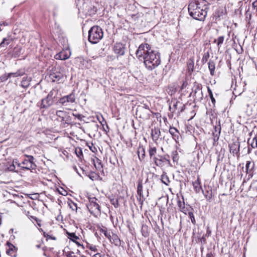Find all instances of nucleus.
Listing matches in <instances>:
<instances>
[{"instance_id": "f257e3e1", "label": "nucleus", "mask_w": 257, "mask_h": 257, "mask_svg": "<svg viewBox=\"0 0 257 257\" xmlns=\"http://www.w3.org/2000/svg\"><path fill=\"white\" fill-rule=\"evenodd\" d=\"M136 56L140 60H143L146 68L149 70H153L161 63L160 53L152 49L151 46L147 43L140 45L136 52Z\"/></svg>"}, {"instance_id": "f03ea898", "label": "nucleus", "mask_w": 257, "mask_h": 257, "mask_svg": "<svg viewBox=\"0 0 257 257\" xmlns=\"http://www.w3.org/2000/svg\"><path fill=\"white\" fill-rule=\"evenodd\" d=\"M188 9L189 15L193 19L203 21L207 16L208 6L204 0H195L189 3Z\"/></svg>"}, {"instance_id": "7ed1b4c3", "label": "nucleus", "mask_w": 257, "mask_h": 257, "mask_svg": "<svg viewBox=\"0 0 257 257\" xmlns=\"http://www.w3.org/2000/svg\"><path fill=\"white\" fill-rule=\"evenodd\" d=\"M103 37L102 30L98 26L91 27L88 32V41L92 44L98 43Z\"/></svg>"}, {"instance_id": "20e7f679", "label": "nucleus", "mask_w": 257, "mask_h": 257, "mask_svg": "<svg viewBox=\"0 0 257 257\" xmlns=\"http://www.w3.org/2000/svg\"><path fill=\"white\" fill-rule=\"evenodd\" d=\"M58 93V89L54 88L51 90L47 96L41 100L40 108L47 109L51 106L54 102L55 99L57 97Z\"/></svg>"}, {"instance_id": "39448f33", "label": "nucleus", "mask_w": 257, "mask_h": 257, "mask_svg": "<svg viewBox=\"0 0 257 257\" xmlns=\"http://www.w3.org/2000/svg\"><path fill=\"white\" fill-rule=\"evenodd\" d=\"M26 158L23 160L21 163H18V167H21L23 170H33L36 168V165L35 163V158L31 155H25Z\"/></svg>"}, {"instance_id": "423d86ee", "label": "nucleus", "mask_w": 257, "mask_h": 257, "mask_svg": "<svg viewBox=\"0 0 257 257\" xmlns=\"http://www.w3.org/2000/svg\"><path fill=\"white\" fill-rule=\"evenodd\" d=\"M97 199L95 197L89 198V203L87 205V207L90 213L96 217L100 214V207L97 202Z\"/></svg>"}, {"instance_id": "0eeeda50", "label": "nucleus", "mask_w": 257, "mask_h": 257, "mask_svg": "<svg viewBox=\"0 0 257 257\" xmlns=\"http://www.w3.org/2000/svg\"><path fill=\"white\" fill-rule=\"evenodd\" d=\"M60 66H54L50 70L49 77L52 82H59L63 78Z\"/></svg>"}, {"instance_id": "6e6552de", "label": "nucleus", "mask_w": 257, "mask_h": 257, "mask_svg": "<svg viewBox=\"0 0 257 257\" xmlns=\"http://www.w3.org/2000/svg\"><path fill=\"white\" fill-rule=\"evenodd\" d=\"M75 96L73 93L69 95L64 96L60 98L58 101V103L62 104L64 106L68 107L70 106L71 103L75 102Z\"/></svg>"}, {"instance_id": "1a4fd4ad", "label": "nucleus", "mask_w": 257, "mask_h": 257, "mask_svg": "<svg viewBox=\"0 0 257 257\" xmlns=\"http://www.w3.org/2000/svg\"><path fill=\"white\" fill-rule=\"evenodd\" d=\"M166 156H158L154 157L153 160L155 165L159 167H162L165 165L170 164V161Z\"/></svg>"}, {"instance_id": "9d476101", "label": "nucleus", "mask_w": 257, "mask_h": 257, "mask_svg": "<svg viewBox=\"0 0 257 257\" xmlns=\"http://www.w3.org/2000/svg\"><path fill=\"white\" fill-rule=\"evenodd\" d=\"M150 110L147 105H145V106H140L137 108V114L143 119H148L150 116Z\"/></svg>"}, {"instance_id": "9b49d317", "label": "nucleus", "mask_w": 257, "mask_h": 257, "mask_svg": "<svg viewBox=\"0 0 257 257\" xmlns=\"http://www.w3.org/2000/svg\"><path fill=\"white\" fill-rule=\"evenodd\" d=\"M56 115L61 118V122L69 123L71 120V117L69 115V113L63 110H57L56 111Z\"/></svg>"}, {"instance_id": "f8f14e48", "label": "nucleus", "mask_w": 257, "mask_h": 257, "mask_svg": "<svg viewBox=\"0 0 257 257\" xmlns=\"http://www.w3.org/2000/svg\"><path fill=\"white\" fill-rule=\"evenodd\" d=\"M177 206L179 211L184 213L186 215L190 210H193V208H192L190 205H187L186 206H185L184 200L181 201L179 199L177 201Z\"/></svg>"}, {"instance_id": "ddd939ff", "label": "nucleus", "mask_w": 257, "mask_h": 257, "mask_svg": "<svg viewBox=\"0 0 257 257\" xmlns=\"http://www.w3.org/2000/svg\"><path fill=\"white\" fill-rule=\"evenodd\" d=\"M254 167L253 163H251L250 161H247L245 165L246 173L247 175V180L250 179L253 176L252 169Z\"/></svg>"}, {"instance_id": "4468645a", "label": "nucleus", "mask_w": 257, "mask_h": 257, "mask_svg": "<svg viewBox=\"0 0 257 257\" xmlns=\"http://www.w3.org/2000/svg\"><path fill=\"white\" fill-rule=\"evenodd\" d=\"M6 245L8 247L7 249L6 253L11 256H15L17 248L9 241H7Z\"/></svg>"}, {"instance_id": "2eb2a0df", "label": "nucleus", "mask_w": 257, "mask_h": 257, "mask_svg": "<svg viewBox=\"0 0 257 257\" xmlns=\"http://www.w3.org/2000/svg\"><path fill=\"white\" fill-rule=\"evenodd\" d=\"M114 52L115 54L122 56L125 53V47L121 43H116L114 46Z\"/></svg>"}, {"instance_id": "dca6fc26", "label": "nucleus", "mask_w": 257, "mask_h": 257, "mask_svg": "<svg viewBox=\"0 0 257 257\" xmlns=\"http://www.w3.org/2000/svg\"><path fill=\"white\" fill-rule=\"evenodd\" d=\"M137 194L139 196V197H138V200H139L141 204L142 205L145 198L143 194V184L142 181H139L138 182Z\"/></svg>"}, {"instance_id": "f3484780", "label": "nucleus", "mask_w": 257, "mask_h": 257, "mask_svg": "<svg viewBox=\"0 0 257 257\" xmlns=\"http://www.w3.org/2000/svg\"><path fill=\"white\" fill-rule=\"evenodd\" d=\"M240 143L238 141L233 142L230 145V152L233 154L237 155L239 151Z\"/></svg>"}, {"instance_id": "a211bd4d", "label": "nucleus", "mask_w": 257, "mask_h": 257, "mask_svg": "<svg viewBox=\"0 0 257 257\" xmlns=\"http://www.w3.org/2000/svg\"><path fill=\"white\" fill-rule=\"evenodd\" d=\"M109 239L110 242L114 244L115 245L117 246L121 245V241L116 234L112 233V235H110V237L109 238Z\"/></svg>"}, {"instance_id": "6ab92c4d", "label": "nucleus", "mask_w": 257, "mask_h": 257, "mask_svg": "<svg viewBox=\"0 0 257 257\" xmlns=\"http://www.w3.org/2000/svg\"><path fill=\"white\" fill-rule=\"evenodd\" d=\"M169 132L172 135L173 138L177 142L179 138V132L178 130L174 127L170 126Z\"/></svg>"}, {"instance_id": "aec40b11", "label": "nucleus", "mask_w": 257, "mask_h": 257, "mask_svg": "<svg viewBox=\"0 0 257 257\" xmlns=\"http://www.w3.org/2000/svg\"><path fill=\"white\" fill-rule=\"evenodd\" d=\"M161 135V132L159 128L155 127L152 130L151 136L154 141H156L158 140Z\"/></svg>"}, {"instance_id": "412c9836", "label": "nucleus", "mask_w": 257, "mask_h": 257, "mask_svg": "<svg viewBox=\"0 0 257 257\" xmlns=\"http://www.w3.org/2000/svg\"><path fill=\"white\" fill-rule=\"evenodd\" d=\"M32 80L31 77H24L23 78L21 82V86L24 88H28L30 85V82Z\"/></svg>"}, {"instance_id": "4be33fe9", "label": "nucleus", "mask_w": 257, "mask_h": 257, "mask_svg": "<svg viewBox=\"0 0 257 257\" xmlns=\"http://www.w3.org/2000/svg\"><path fill=\"white\" fill-rule=\"evenodd\" d=\"M137 153L140 160H143L145 157V151L143 146H140L138 148Z\"/></svg>"}, {"instance_id": "5701e85b", "label": "nucleus", "mask_w": 257, "mask_h": 257, "mask_svg": "<svg viewBox=\"0 0 257 257\" xmlns=\"http://www.w3.org/2000/svg\"><path fill=\"white\" fill-rule=\"evenodd\" d=\"M161 181L163 183L165 184L167 186L169 185L170 180L168 176L167 175L166 173L164 172L163 174L161 175Z\"/></svg>"}, {"instance_id": "b1692460", "label": "nucleus", "mask_w": 257, "mask_h": 257, "mask_svg": "<svg viewBox=\"0 0 257 257\" xmlns=\"http://www.w3.org/2000/svg\"><path fill=\"white\" fill-rule=\"evenodd\" d=\"M208 68L209 69L210 74L213 76L214 74V71H215V63L212 61H210L208 63Z\"/></svg>"}, {"instance_id": "393cba45", "label": "nucleus", "mask_w": 257, "mask_h": 257, "mask_svg": "<svg viewBox=\"0 0 257 257\" xmlns=\"http://www.w3.org/2000/svg\"><path fill=\"white\" fill-rule=\"evenodd\" d=\"M224 38H225L224 36H220L217 38V39H214L213 42L214 43H217V47L219 49L221 47L222 44H223Z\"/></svg>"}, {"instance_id": "a878e982", "label": "nucleus", "mask_w": 257, "mask_h": 257, "mask_svg": "<svg viewBox=\"0 0 257 257\" xmlns=\"http://www.w3.org/2000/svg\"><path fill=\"white\" fill-rule=\"evenodd\" d=\"M22 48L20 47H16L14 49L13 55L15 57H18L22 54Z\"/></svg>"}, {"instance_id": "bb28decb", "label": "nucleus", "mask_w": 257, "mask_h": 257, "mask_svg": "<svg viewBox=\"0 0 257 257\" xmlns=\"http://www.w3.org/2000/svg\"><path fill=\"white\" fill-rule=\"evenodd\" d=\"M193 186L195 191L197 192H199L200 190L201 189L200 183L198 179L196 181L193 183Z\"/></svg>"}, {"instance_id": "cd10ccee", "label": "nucleus", "mask_w": 257, "mask_h": 257, "mask_svg": "<svg viewBox=\"0 0 257 257\" xmlns=\"http://www.w3.org/2000/svg\"><path fill=\"white\" fill-rule=\"evenodd\" d=\"M171 103H172V106L170 105L169 109L170 110H172L173 112H174L177 108L178 104L180 103L179 101L176 100H172Z\"/></svg>"}, {"instance_id": "c85d7f7f", "label": "nucleus", "mask_w": 257, "mask_h": 257, "mask_svg": "<svg viewBox=\"0 0 257 257\" xmlns=\"http://www.w3.org/2000/svg\"><path fill=\"white\" fill-rule=\"evenodd\" d=\"M202 191L207 200H209L212 198V192L211 189L206 190L205 192L203 191Z\"/></svg>"}, {"instance_id": "c756f323", "label": "nucleus", "mask_w": 257, "mask_h": 257, "mask_svg": "<svg viewBox=\"0 0 257 257\" xmlns=\"http://www.w3.org/2000/svg\"><path fill=\"white\" fill-rule=\"evenodd\" d=\"M149 155L151 158L155 156L157 153V149L156 147H150L149 151Z\"/></svg>"}, {"instance_id": "7c9ffc66", "label": "nucleus", "mask_w": 257, "mask_h": 257, "mask_svg": "<svg viewBox=\"0 0 257 257\" xmlns=\"http://www.w3.org/2000/svg\"><path fill=\"white\" fill-rule=\"evenodd\" d=\"M24 73L23 72H21V71H18L17 72H15V73H9V76H10V78L12 76L14 77H18V76H23L24 75Z\"/></svg>"}, {"instance_id": "2f4dec72", "label": "nucleus", "mask_w": 257, "mask_h": 257, "mask_svg": "<svg viewBox=\"0 0 257 257\" xmlns=\"http://www.w3.org/2000/svg\"><path fill=\"white\" fill-rule=\"evenodd\" d=\"M207 90H208V93L209 97L210 98V99L211 100V102H212V104H213V105H214L215 103V99L214 97H213L212 92L209 87L207 88Z\"/></svg>"}, {"instance_id": "473e14b6", "label": "nucleus", "mask_w": 257, "mask_h": 257, "mask_svg": "<svg viewBox=\"0 0 257 257\" xmlns=\"http://www.w3.org/2000/svg\"><path fill=\"white\" fill-rule=\"evenodd\" d=\"M68 237L73 242H75V239H78V237L76 235L75 233H69L67 232Z\"/></svg>"}, {"instance_id": "72a5a7b5", "label": "nucleus", "mask_w": 257, "mask_h": 257, "mask_svg": "<svg viewBox=\"0 0 257 257\" xmlns=\"http://www.w3.org/2000/svg\"><path fill=\"white\" fill-rule=\"evenodd\" d=\"M193 210H190L187 213L188 214V215L189 216V218H190L192 223L193 224H195L196 223V221L195 219V217L193 215Z\"/></svg>"}, {"instance_id": "f704fd0d", "label": "nucleus", "mask_w": 257, "mask_h": 257, "mask_svg": "<svg viewBox=\"0 0 257 257\" xmlns=\"http://www.w3.org/2000/svg\"><path fill=\"white\" fill-rule=\"evenodd\" d=\"M100 232L102 233H103L106 237L109 239V237H110V232H108L106 229L101 228L100 229Z\"/></svg>"}, {"instance_id": "c9c22d12", "label": "nucleus", "mask_w": 257, "mask_h": 257, "mask_svg": "<svg viewBox=\"0 0 257 257\" xmlns=\"http://www.w3.org/2000/svg\"><path fill=\"white\" fill-rule=\"evenodd\" d=\"M75 153L77 157L79 158H81L82 157H83L82 151L80 148H76Z\"/></svg>"}, {"instance_id": "e433bc0d", "label": "nucleus", "mask_w": 257, "mask_h": 257, "mask_svg": "<svg viewBox=\"0 0 257 257\" xmlns=\"http://www.w3.org/2000/svg\"><path fill=\"white\" fill-rule=\"evenodd\" d=\"M63 53H60L58 54H57L55 56V58L56 59H60V60H66L69 58V57H62Z\"/></svg>"}, {"instance_id": "4c0bfd02", "label": "nucleus", "mask_w": 257, "mask_h": 257, "mask_svg": "<svg viewBox=\"0 0 257 257\" xmlns=\"http://www.w3.org/2000/svg\"><path fill=\"white\" fill-rule=\"evenodd\" d=\"M250 145L252 148H257V140L256 139L255 137L251 140Z\"/></svg>"}, {"instance_id": "58836bf2", "label": "nucleus", "mask_w": 257, "mask_h": 257, "mask_svg": "<svg viewBox=\"0 0 257 257\" xmlns=\"http://www.w3.org/2000/svg\"><path fill=\"white\" fill-rule=\"evenodd\" d=\"M16 167L15 165L14 164V162H13L12 163L9 164V166L7 167V169L10 171H13L15 170Z\"/></svg>"}, {"instance_id": "ea45409f", "label": "nucleus", "mask_w": 257, "mask_h": 257, "mask_svg": "<svg viewBox=\"0 0 257 257\" xmlns=\"http://www.w3.org/2000/svg\"><path fill=\"white\" fill-rule=\"evenodd\" d=\"M9 78H10V76H9V74H5L0 77V81L5 82L8 80Z\"/></svg>"}, {"instance_id": "a19ab883", "label": "nucleus", "mask_w": 257, "mask_h": 257, "mask_svg": "<svg viewBox=\"0 0 257 257\" xmlns=\"http://www.w3.org/2000/svg\"><path fill=\"white\" fill-rule=\"evenodd\" d=\"M250 188L257 191V180L253 181L250 186Z\"/></svg>"}, {"instance_id": "79ce46f5", "label": "nucleus", "mask_w": 257, "mask_h": 257, "mask_svg": "<svg viewBox=\"0 0 257 257\" xmlns=\"http://www.w3.org/2000/svg\"><path fill=\"white\" fill-rule=\"evenodd\" d=\"M87 247L92 251H96L97 250V247L95 245L92 244H88Z\"/></svg>"}, {"instance_id": "37998d69", "label": "nucleus", "mask_w": 257, "mask_h": 257, "mask_svg": "<svg viewBox=\"0 0 257 257\" xmlns=\"http://www.w3.org/2000/svg\"><path fill=\"white\" fill-rule=\"evenodd\" d=\"M88 177L90 179H91L93 181L96 180V178H97V176L96 175V174L93 173H92L90 174H89L88 175Z\"/></svg>"}, {"instance_id": "c03bdc74", "label": "nucleus", "mask_w": 257, "mask_h": 257, "mask_svg": "<svg viewBox=\"0 0 257 257\" xmlns=\"http://www.w3.org/2000/svg\"><path fill=\"white\" fill-rule=\"evenodd\" d=\"M73 115L75 117L77 118L79 120H81L82 118L84 117L82 114L79 113H73Z\"/></svg>"}, {"instance_id": "a18cd8bd", "label": "nucleus", "mask_w": 257, "mask_h": 257, "mask_svg": "<svg viewBox=\"0 0 257 257\" xmlns=\"http://www.w3.org/2000/svg\"><path fill=\"white\" fill-rule=\"evenodd\" d=\"M111 204L113 205V206L117 208L118 206V201L117 199H113L111 201Z\"/></svg>"}, {"instance_id": "49530a36", "label": "nucleus", "mask_w": 257, "mask_h": 257, "mask_svg": "<svg viewBox=\"0 0 257 257\" xmlns=\"http://www.w3.org/2000/svg\"><path fill=\"white\" fill-rule=\"evenodd\" d=\"M9 41V39H7V38H4L3 40V42L0 44L1 46L4 47L5 45L6 41L7 42L6 45H8L9 44V42H8Z\"/></svg>"}, {"instance_id": "de8ad7c7", "label": "nucleus", "mask_w": 257, "mask_h": 257, "mask_svg": "<svg viewBox=\"0 0 257 257\" xmlns=\"http://www.w3.org/2000/svg\"><path fill=\"white\" fill-rule=\"evenodd\" d=\"M70 207L73 210H76L77 209L76 204L74 202H72L71 204H70Z\"/></svg>"}, {"instance_id": "09e8293b", "label": "nucleus", "mask_w": 257, "mask_h": 257, "mask_svg": "<svg viewBox=\"0 0 257 257\" xmlns=\"http://www.w3.org/2000/svg\"><path fill=\"white\" fill-rule=\"evenodd\" d=\"M252 5V7L254 9H256L257 10V1H254V2H253Z\"/></svg>"}, {"instance_id": "8fccbe9b", "label": "nucleus", "mask_w": 257, "mask_h": 257, "mask_svg": "<svg viewBox=\"0 0 257 257\" xmlns=\"http://www.w3.org/2000/svg\"><path fill=\"white\" fill-rule=\"evenodd\" d=\"M44 236L47 237H49V238H51L52 239L55 240L56 238L55 237H51V236L47 234V235L45 234V233H44Z\"/></svg>"}, {"instance_id": "3c124183", "label": "nucleus", "mask_w": 257, "mask_h": 257, "mask_svg": "<svg viewBox=\"0 0 257 257\" xmlns=\"http://www.w3.org/2000/svg\"><path fill=\"white\" fill-rule=\"evenodd\" d=\"M94 166L96 169H98L99 170L101 169V168H102V166L100 163L98 164V165H97V166H96V165L95 164H94Z\"/></svg>"}, {"instance_id": "603ef678", "label": "nucleus", "mask_w": 257, "mask_h": 257, "mask_svg": "<svg viewBox=\"0 0 257 257\" xmlns=\"http://www.w3.org/2000/svg\"><path fill=\"white\" fill-rule=\"evenodd\" d=\"M201 241L204 243L206 242V239L204 236H202V237L201 238Z\"/></svg>"}, {"instance_id": "864d4df0", "label": "nucleus", "mask_w": 257, "mask_h": 257, "mask_svg": "<svg viewBox=\"0 0 257 257\" xmlns=\"http://www.w3.org/2000/svg\"><path fill=\"white\" fill-rule=\"evenodd\" d=\"M93 257H101V255L99 253H97L95 254Z\"/></svg>"}, {"instance_id": "5fc2aeb1", "label": "nucleus", "mask_w": 257, "mask_h": 257, "mask_svg": "<svg viewBox=\"0 0 257 257\" xmlns=\"http://www.w3.org/2000/svg\"><path fill=\"white\" fill-rule=\"evenodd\" d=\"M206 257H213V256L211 253H207L206 254Z\"/></svg>"}, {"instance_id": "6e6d98bb", "label": "nucleus", "mask_w": 257, "mask_h": 257, "mask_svg": "<svg viewBox=\"0 0 257 257\" xmlns=\"http://www.w3.org/2000/svg\"><path fill=\"white\" fill-rule=\"evenodd\" d=\"M60 193L62 195H66L67 194V192L65 190H64L63 192H60Z\"/></svg>"}, {"instance_id": "4d7b16f0", "label": "nucleus", "mask_w": 257, "mask_h": 257, "mask_svg": "<svg viewBox=\"0 0 257 257\" xmlns=\"http://www.w3.org/2000/svg\"><path fill=\"white\" fill-rule=\"evenodd\" d=\"M207 57H209V54H208V56H203V60H204L205 59V60L206 61L207 59Z\"/></svg>"}, {"instance_id": "13d9d810", "label": "nucleus", "mask_w": 257, "mask_h": 257, "mask_svg": "<svg viewBox=\"0 0 257 257\" xmlns=\"http://www.w3.org/2000/svg\"><path fill=\"white\" fill-rule=\"evenodd\" d=\"M13 162H14V164H16V165H17L18 166V163H19L18 162L17 160H16L15 161L14 160Z\"/></svg>"}, {"instance_id": "bf43d9fd", "label": "nucleus", "mask_w": 257, "mask_h": 257, "mask_svg": "<svg viewBox=\"0 0 257 257\" xmlns=\"http://www.w3.org/2000/svg\"><path fill=\"white\" fill-rule=\"evenodd\" d=\"M185 106L184 105H183V106H182V108L181 111H183V110L185 109Z\"/></svg>"}, {"instance_id": "052dcab7", "label": "nucleus", "mask_w": 257, "mask_h": 257, "mask_svg": "<svg viewBox=\"0 0 257 257\" xmlns=\"http://www.w3.org/2000/svg\"><path fill=\"white\" fill-rule=\"evenodd\" d=\"M13 231H14V229L13 228H11L10 230V233H12V232H13Z\"/></svg>"}, {"instance_id": "680f3d73", "label": "nucleus", "mask_w": 257, "mask_h": 257, "mask_svg": "<svg viewBox=\"0 0 257 257\" xmlns=\"http://www.w3.org/2000/svg\"><path fill=\"white\" fill-rule=\"evenodd\" d=\"M75 243H76V244L78 245V246H82V245L80 244V243H79V242H77L75 241Z\"/></svg>"}, {"instance_id": "e2e57ef3", "label": "nucleus", "mask_w": 257, "mask_h": 257, "mask_svg": "<svg viewBox=\"0 0 257 257\" xmlns=\"http://www.w3.org/2000/svg\"><path fill=\"white\" fill-rule=\"evenodd\" d=\"M36 247H37V248H40V244H38V245H36Z\"/></svg>"}, {"instance_id": "0e129e2a", "label": "nucleus", "mask_w": 257, "mask_h": 257, "mask_svg": "<svg viewBox=\"0 0 257 257\" xmlns=\"http://www.w3.org/2000/svg\"><path fill=\"white\" fill-rule=\"evenodd\" d=\"M175 159H176V157L175 156H173V160L174 161H175Z\"/></svg>"}, {"instance_id": "69168bd1", "label": "nucleus", "mask_w": 257, "mask_h": 257, "mask_svg": "<svg viewBox=\"0 0 257 257\" xmlns=\"http://www.w3.org/2000/svg\"><path fill=\"white\" fill-rule=\"evenodd\" d=\"M62 57H67V56L66 55L64 54V53H63Z\"/></svg>"}, {"instance_id": "338daca9", "label": "nucleus", "mask_w": 257, "mask_h": 257, "mask_svg": "<svg viewBox=\"0 0 257 257\" xmlns=\"http://www.w3.org/2000/svg\"><path fill=\"white\" fill-rule=\"evenodd\" d=\"M250 148H248V153H250Z\"/></svg>"}, {"instance_id": "774afa93", "label": "nucleus", "mask_w": 257, "mask_h": 257, "mask_svg": "<svg viewBox=\"0 0 257 257\" xmlns=\"http://www.w3.org/2000/svg\"><path fill=\"white\" fill-rule=\"evenodd\" d=\"M69 257H74V256H72V255L70 254V255H69Z\"/></svg>"}]
</instances>
